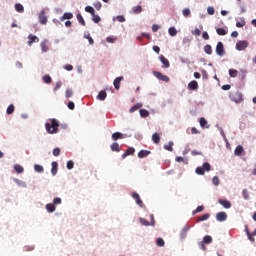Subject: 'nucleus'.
I'll list each match as a JSON object with an SVG mask.
<instances>
[{"mask_svg": "<svg viewBox=\"0 0 256 256\" xmlns=\"http://www.w3.org/2000/svg\"><path fill=\"white\" fill-rule=\"evenodd\" d=\"M62 85H63V83L61 81H58L56 83V86L54 87V91H59V89H61Z\"/></svg>", "mask_w": 256, "mask_h": 256, "instance_id": "e2e57ef3", "label": "nucleus"}, {"mask_svg": "<svg viewBox=\"0 0 256 256\" xmlns=\"http://www.w3.org/2000/svg\"><path fill=\"white\" fill-rule=\"evenodd\" d=\"M85 11L86 13H90V15H94L95 14V9L91 6H86L85 7Z\"/></svg>", "mask_w": 256, "mask_h": 256, "instance_id": "37998d69", "label": "nucleus"}, {"mask_svg": "<svg viewBox=\"0 0 256 256\" xmlns=\"http://www.w3.org/2000/svg\"><path fill=\"white\" fill-rule=\"evenodd\" d=\"M111 151H114L116 153H119L121 151V146H119V143L114 142L110 145Z\"/></svg>", "mask_w": 256, "mask_h": 256, "instance_id": "a211bd4d", "label": "nucleus"}, {"mask_svg": "<svg viewBox=\"0 0 256 256\" xmlns=\"http://www.w3.org/2000/svg\"><path fill=\"white\" fill-rule=\"evenodd\" d=\"M134 154H135V148L130 147L125 151V153L122 154V159H126V157H129V155H134Z\"/></svg>", "mask_w": 256, "mask_h": 256, "instance_id": "2eb2a0df", "label": "nucleus"}, {"mask_svg": "<svg viewBox=\"0 0 256 256\" xmlns=\"http://www.w3.org/2000/svg\"><path fill=\"white\" fill-rule=\"evenodd\" d=\"M141 107H143V104L137 103L130 108L129 113H135V111L141 109Z\"/></svg>", "mask_w": 256, "mask_h": 256, "instance_id": "393cba45", "label": "nucleus"}, {"mask_svg": "<svg viewBox=\"0 0 256 256\" xmlns=\"http://www.w3.org/2000/svg\"><path fill=\"white\" fill-rule=\"evenodd\" d=\"M161 63L163 64L162 67H164V69H169V67H171V64L169 63V60L167 58H165V56L161 55L159 57Z\"/></svg>", "mask_w": 256, "mask_h": 256, "instance_id": "9d476101", "label": "nucleus"}, {"mask_svg": "<svg viewBox=\"0 0 256 256\" xmlns=\"http://www.w3.org/2000/svg\"><path fill=\"white\" fill-rule=\"evenodd\" d=\"M41 49L43 53H47L49 51V47H47V44H45V42L41 43Z\"/></svg>", "mask_w": 256, "mask_h": 256, "instance_id": "3c124183", "label": "nucleus"}, {"mask_svg": "<svg viewBox=\"0 0 256 256\" xmlns=\"http://www.w3.org/2000/svg\"><path fill=\"white\" fill-rule=\"evenodd\" d=\"M156 245H157L158 247H165V240H163V238H158V239L156 240Z\"/></svg>", "mask_w": 256, "mask_h": 256, "instance_id": "ea45409f", "label": "nucleus"}, {"mask_svg": "<svg viewBox=\"0 0 256 256\" xmlns=\"http://www.w3.org/2000/svg\"><path fill=\"white\" fill-rule=\"evenodd\" d=\"M199 123H200V127H202V129H209V127H210L207 120L203 117L200 118Z\"/></svg>", "mask_w": 256, "mask_h": 256, "instance_id": "aec40b11", "label": "nucleus"}, {"mask_svg": "<svg viewBox=\"0 0 256 256\" xmlns=\"http://www.w3.org/2000/svg\"><path fill=\"white\" fill-rule=\"evenodd\" d=\"M238 73H239V72H238L237 70H235V69H230V70H229V76H230V77L235 78V77H237Z\"/></svg>", "mask_w": 256, "mask_h": 256, "instance_id": "c03bdc74", "label": "nucleus"}, {"mask_svg": "<svg viewBox=\"0 0 256 256\" xmlns=\"http://www.w3.org/2000/svg\"><path fill=\"white\" fill-rule=\"evenodd\" d=\"M73 167H75V163L73 161H68L67 162V169L71 170L73 169Z\"/></svg>", "mask_w": 256, "mask_h": 256, "instance_id": "680f3d73", "label": "nucleus"}, {"mask_svg": "<svg viewBox=\"0 0 256 256\" xmlns=\"http://www.w3.org/2000/svg\"><path fill=\"white\" fill-rule=\"evenodd\" d=\"M216 221L223 223V221H227V213L225 212H218L216 214Z\"/></svg>", "mask_w": 256, "mask_h": 256, "instance_id": "0eeeda50", "label": "nucleus"}, {"mask_svg": "<svg viewBox=\"0 0 256 256\" xmlns=\"http://www.w3.org/2000/svg\"><path fill=\"white\" fill-rule=\"evenodd\" d=\"M15 112V105L10 104L6 110L7 115H12Z\"/></svg>", "mask_w": 256, "mask_h": 256, "instance_id": "f704fd0d", "label": "nucleus"}, {"mask_svg": "<svg viewBox=\"0 0 256 256\" xmlns=\"http://www.w3.org/2000/svg\"><path fill=\"white\" fill-rule=\"evenodd\" d=\"M34 169L37 173H43V171H45V169L43 168V166L39 165V164H35L34 165Z\"/></svg>", "mask_w": 256, "mask_h": 256, "instance_id": "58836bf2", "label": "nucleus"}, {"mask_svg": "<svg viewBox=\"0 0 256 256\" xmlns=\"http://www.w3.org/2000/svg\"><path fill=\"white\" fill-rule=\"evenodd\" d=\"M212 183H213V185H216V186L219 185V183H220L219 177L214 176L212 178Z\"/></svg>", "mask_w": 256, "mask_h": 256, "instance_id": "13d9d810", "label": "nucleus"}, {"mask_svg": "<svg viewBox=\"0 0 256 256\" xmlns=\"http://www.w3.org/2000/svg\"><path fill=\"white\" fill-rule=\"evenodd\" d=\"M52 153L54 157H59V155H61V149L55 148Z\"/></svg>", "mask_w": 256, "mask_h": 256, "instance_id": "864d4df0", "label": "nucleus"}, {"mask_svg": "<svg viewBox=\"0 0 256 256\" xmlns=\"http://www.w3.org/2000/svg\"><path fill=\"white\" fill-rule=\"evenodd\" d=\"M234 97L235 103H241L243 101V96L240 93H236Z\"/></svg>", "mask_w": 256, "mask_h": 256, "instance_id": "c9c22d12", "label": "nucleus"}, {"mask_svg": "<svg viewBox=\"0 0 256 256\" xmlns=\"http://www.w3.org/2000/svg\"><path fill=\"white\" fill-rule=\"evenodd\" d=\"M245 24H246L245 20L242 19L240 22H236V27L238 28L245 27Z\"/></svg>", "mask_w": 256, "mask_h": 256, "instance_id": "5fc2aeb1", "label": "nucleus"}, {"mask_svg": "<svg viewBox=\"0 0 256 256\" xmlns=\"http://www.w3.org/2000/svg\"><path fill=\"white\" fill-rule=\"evenodd\" d=\"M121 81H123V76H120V77H117L114 82H113V85H114V88L116 90H119L120 87H121Z\"/></svg>", "mask_w": 256, "mask_h": 256, "instance_id": "dca6fc26", "label": "nucleus"}, {"mask_svg": "<svg viewBox=\"0 0 256 256\" xmlns=\"http://www.w3.org/2000/svg\"><path fill=\"white\" fill-rule=\"evenodd\" d=\"M209 217H211V214H203L201 217H199L197 219V222L201 223V221H207V219H209Z\"/></svg>", "mask_w": 256, "mask_h": 256, "instance_id": "473e14b6", "label": "nucleus"}, {"mask_svg": "<svg viewBox=\"0 0 256 256\" xmlns=\"http://www.w3.org/2000/svg\"><path fill=\"white\" fill-rule=\"evenodd\" d=\"M70 97H73V89L68 88L66 90V99H70Z\"/></svg>", "mask_w": 256, "mask_h": 256, "instance_id": "09e8293b", "label": "nucleus"}, {"mask_svg": "<svg viewBox=\"0 0 256 256\" xmlns=\"http://www.w3.org/2000/svg\"><path fill=\"white\" fill-rule=\"evenodd\" d=\"M182 15H183V17H191V10L189 8H185L182 11Z\"/></svg>", "mask_w": 256, "mask_h": 256, "instance_id": "a19ab883", "label": "nucleus"}, {"mask_svg": "<svg viewBox=\"0 0 256 256\" xmlns=\"http://www.w3.org/2000/svg\"><path fill=\"white\" fill-rule=\"evenodd\" d=\"M28 42L27 44L29 45V47H31V45H33V43H39V37L33 35V34H29L28 36Z\"/></svg>", "mask_w": 256, "mask_h": 256, "instance_id": "1a4fd4ad", "label": "nucleus"}, {"mask_svg": "<svg viewBox=\"0 0 256 256\" xmlns=\"http://www.w3.org/2000/svg\"><path fill=\"white\" fill-rule=\"evenodd\" d=\"M164 149H166V151H173V142H169L168 144L164 145Z\"/></svg>", "mask_w": 256, "mask_h": 256, "instance_id": "de8ad7c7", "label": "nucleus"}, {"mask_svg": "<svg viewBox=\"0 0 256 256\" xmlns=\"http://www.w3.org/2000/svg\"><path fill=\"white\" fill-rule=\"evenodd\" d=\"M216 54L219 55V57H223V55H225V46L223 45V42L217 43Z\"/></svg>", "mask_w": 256, "mask_h": 256, "instance_id": "20e7f679", "label": "nucleus"}, {"mask_svg": "<svg viewBox=\"0 0 256 256\" xmlns=\"http://www.w3.org/2000/svg\"><path fill=\"white\" fill-rule=\"evenodd\" d=\"M192 35H195L196 37H199V35H201V30H199V28H195L192 31Z\"/></svg>", "mask_w": 256, "mask_h": 256, "instance_id": "bf43d9fd", "label": "nucleus"}, {"mask_svg": "<svg viewBox=\"0 0 256 256\" xmlns=\"http://www.w3.org/2000/svg\"><path fill=\"white\" fill-rule=\"evenodd\" d=\"M43 82L47 83L49 85V83H52L53 79L51 78V76L49 74H46L43 76Z\"/></svg>", "mask_w": 256, "mask_h": 256, "instance_id": "72a5a7b5", "label": "nucleus"}, {"mask_svg": "<svg viewBox=\"0 0 256 256\" xmlns=\"http://www.w3.org/2000/svg\"><path fill=\"white\" fill-rule=\"evenodd\" d=\"M132 13L134 14V15H139V13H143V7H141V6H134L133 8H132Z\"/></svg>", "mask_w": 256, "mask_h": 256, "instance_id": "5701e85b", "label": "nucleus"}, {"mask_svg": "<svg viewBox=\"0 0 256 256\" xmlns=\"http://www.w3.org/2000/svg\"><path fill=\"white\" fill-rule=\"evenodd\" d=\"M154 77L156 79H159V81H164L165 83H169V76L163 75L161 72L154 71L153 72Z\"/></svg>", "mask_w": 256, "mask_h": 256, "instance_id": "39448f33", "label": "nucleus"}, {"mask_svg": "<svg viewBox=\"0 0 256 256\" xmlns=\"http://www.w3.org/2000/svg\"><path fill=\"white\" fill-rule=\"evenodd\" d=\"M119 139H123V134L121 132H115L112 134L113 141H119Z\"/></svg>", "mask_w": 256, "mask_h": 256, "instance_id": "b1692460", "label": "nucleus"}, {"mask_svg": "<svg viewBox=\"0 0 256 256\" xmlns=\"http://www.w3.org/2000/svg\"><path fill=\"white\" fill-rule=\"evenodd\" d=\"M14 171H16V173H23V171H25V169L23 168V166H21L19 164H15Z\"/></svg>", "mask_w": 256, "mask_h": 256, "instance_id": "2f4dec72", "label": "nucleus"}, {"mask_svg": "<svg viewBox=\"0 0 256 256\" xmlns=\"http://www.w3.org/2000/svg\"><path fill=\"white\" fill-rule=\"evenodd\" d=\"M15 9L18 13H23L25 11V7H23L21 4H15Z\"/></svg>", "mask_w": 256, "mask_h": 256, "instance_id": "4c0bfd02", "label": "nucleus"}, {"mask_svg": "<svg viewBox=\"0 0 256 256\" xmlns=\"http://www.w3.org/2000/svg\"><path fill=\"white\" fill-rule=\"evenodd\" d=\"M205 171H211V164L209 162H205L202 167H197L195 173L197 175H205Z\"/></svg>", "mask_w": 256, "mask_h": 256, "instance_id": "f03ea898", "label": "nucleus"}, {"mask_svg": "<svg viewBox=\"0 0 256 256\" xmlns=\"http://www.w3.org/2000/svg\"><path fill=\"white\" fill-rule=\"evenodd\" d=\"M85 39H88L90 45H93V43H95V41L91 37V34L85 35Z\"/></svg>", "mask_w": 256, "mask_h": 256, "instance_id": "4d7b16f0", "label": "nucleus"}, {"mask_svg": "<svg viewBox=\"0 0 256 256\" xmlns=\"http://www.w3.org/2000/svg\"><path fill=\"white\" fill-rule=\"evenodd\" d=\"M249 47V42L246 40H242L236 43L237 51H245Z\"/></svg>", "mask_w": 256, "mask_h": 256, "instance_id": "7ed1b4c3", "label": "nucleus"}, {"mask_svg": "<svg viewBox=\"0 0 256 256\" xmlns=\"http://www.w3.org/2000/svg\"><path fill=\"white\" fill-rule=\"evenodd\" d=\"M53 205H61V198L57 197V198H54L53 200Z\"/></svg>", "mask_w": 256, "mask_h": 256, "instance_id": "0e129e2a", "label": "nucleus"}, {"mask_svg": "<svg viewBox=\"0 0 256 256\" xmlns=\"http://www.w3.org/2000/svg\"><path fill=\"white\" fill-rule=\"evenodd\" d=\"M218 203L224 207V209H231V202L225 199H219Z\"/></svg>", "mask_w": 256, "mask_h": 256, "instance_id": "9b49d317", "label": "nucleus"}, {"mask_svg": "<svg viewBox=\"0 0 256 256\" xmlns=\"http://www.w3.org/2000/svg\"><path fill=\"white\" fill-rule=\"evenodd\" d=\"M149 155H151V151L149 150H140L138 152L139 159H145V157H149Z\"/></svg>", "mask_w": 256, "mask_h": 256, "instance_id": "4468645a", "label": "nucleus"}, {"mask_svg": "<svg viewBox=\"0 0 256 256\" xmlns=\"http://www.w3.org/2000/svg\"><path fill=\"white\" fill-rule=\"evenodd\" d=\"M55 204H46V211H48V213H55Z\"/></svg>", "mask_w": 256, "mask_h": 256, "instance_id": "a878e982", "label": "nucleus"}, {"mask_svg": "<svg viewBox=\"0 0 256 256\" xmlns=\"http://www.w3.org/2000/svg\"><path fill=\"white\" fill-rule=\"evenodd\" d=\"M216 33H217V35L225 36V35H227L228 31L224 28H217Z\"/></svg>", "mask_w": 256, "mask_h": 256, "instance_id": "c756f323", "label": "nucleus"}, {"mask_svg": "<svg viewBox=\"0 0 256 256\" xmlns=\"http://www.w3.org/2000/svg\"><path fill=\"white\" fill-rule=\"evenodd\" d=\"M188 89H190V91H197L199 89V83H197L196 80L191 81L188 84Z\"/></svg>", "mask_w": 256, "mask_h": 256, "instance_id": "f8f14e48", "label": "nucleus"}, {"mask_svg": "<svg viewBox=\"0 0 256 256\" xmlns=\"http://www.w3.org/2000/svg\"><path fill=\"white\" fill-rule=\"evenodd\" d=\"M38 19L41 25H47V16L45 15V10L40 11Z\"/></svg>", "mask_w": 256, "mask_h": 256, "instance_id": "423d86ee", "label": "nucleus"}, {"mask_svg": "<svg viewBox=\"0 0 256 256\" xmlns=\"http://www.w3.org/2000/svg\"><path fill=\"white\" fill-rule=\"evenodd\" d=\"M234 155H236L237 157L245 155V149H243V146L238 145L234 150Z\"/></svg>", "mask_w": 256, "mask_h": 256, "instance_id": "6e6552de", "label": "nucleus"}, {"mask_svg": "<svg viewBox=\"0 0 256 256\" xmlns=\"http://www.w3.org/2000/svg\"><path fill=\"white\" fill-rule=\"evenodd\" d=\"M68 109L73 111V109H75V103H73L72 101L68 102Z\"/></svg>", "mask_w": 256, "mask_h": 256, "instance_id": "774afa93", "label": "nucleus"}, {"mask_svg": "<svg viewBox=\"0 0 256 256\" xmlns=\"http://www.w3.org/2000/svg\"><path fill=\"white\" fill-rule=\"evenodd\" d=\"M204 52L206 53V55H212L213 54V48L211 47V45L207 44L204 46Z\"/></svg>", "mask_w": 256, "mask_h": 256, "instance_id": "cd10ccee", "label": "nucleus"}, {"mask_svg": "<svg viewBox=\"0 0 256 256\" xmlns=\"http://www.w3.org/2000/svg\"><path fill=\"white\" fill-rule=\"evenodd\" d=\"M92 21H94L95 23H99L101 22V17L94 13V15H92Z\"/></svg>", "mask_w": 256, "mask_h": 256, "instance_id": "8fccbe9b", "label": "nucleus"}, {"mask_svg": "<svg viewBox=\"0 0 256 256\" xmlns=\"http://www.w3.org/2000/svg\"><path fill=\"white\" fill-rule=\"evenodd\" d=\"M77 20L80 23V25H82L83 27H85L86 23H85V19H83V16L81 14H77Z\"/></svg>", "mask_w": 256, "mask_h": 256, "instance_id": "e433bc0d", "label": "nucleus"}, {"mask_svg": "<svg viewBox=\"0 0 256 256\" xmlns=\"http://www.w3.org/2000/svg\"><path fill=\"white\" fill-rule=\"evenodd\" d=\"M152 141L156 145H159V143H161V136H159V133L156 132L152 135Z\"/></svg>", "mask_w": 256, "mask_h": 256, "instance_id": "412c9836", "label": "nucleus"}, {"mask_svg": "<svg viewBox=\"0 0 256 256\" xmlns=\"http://www.w3.org/2000/svg\"><path fill=\"white\" fill-rule=\"evenodd\" d=\"M97 99L99 101H105V99H107V92L105 90H101L97 95Z\"/></svg>", "mask_w": 256, "mask_h": 256, "instance_id": "6ab92c4d", "label": "nucleus"}, {"mask_svg": "<svg viewBox=\"0 0 256 256\" xmlns=\"http://www.w3.org/2000/svg\"><path fill=\"white\" fill-rule=\"evenodd\" d=\"M64 69H65L66 71H73V65H71V64H66V65L64 66Z\"/></svg>", "mask_w": 256, "mask_h": 256, "instance_id": "338daca9", "label": "nucleus"}, {"mask_svg": "<svg viewBox=\"0 0 256 256\" xmlns=\"http://www.w3.org/2000/svg\"><path fill=\"white\" fill-rule=\"evenodd\" d=\"M94 7L95 9H97V11H101V7H103V5L101 4V2H95Z\"/></svg>", "mask_w": 256, "mask_h": 256, "instance_id": "052dcab7", "label": "nucleus"}, {"mask_svg": "<svg viewBox=\"0 0 256 256\" xmlns=\"http://www.w3.org/2000/svg\"><path fill=\"white\" fill-rule=\"evenodd\" d=\"M65 19H73V13L66 12L63 14V16L60 18V21H65Z\"/></svg>", "mask_w": 256, "mask_h": 256, "instance_id": "bb28decb", "label": "nucleus"}, {"mask_svg": "<svg viewBox=\"0 0 256 256\" xmlns=\"http://www.w3.org/2000/svg\"><path fill=\"white\" fill-rule=\"evenodd\" d=\"M205 207L204 206H198L195 211H193V215L196 213H201V211H204Z\"/></svg>", "mask_w": 256, "mask_h": 256, "instance_id": "603ef678", "label": "nucleus"}, {"mask_svg": "<svg viewBox=\"0 0 256 256\" xmlns=\"http://www.w3.org/2000/svg\"><path fill=\"white\" fill-rule=\"evenodd\" d=\"M51 123L47 122L45 124V128L47 133L50 135H55V133H59V121L57 119L53 118L50 120Z\"/></svg>", "mask_w": 256, "mask_h": 256, "instance_id": "f257e3e1", "label": "nucleus"}, {"mask_svg": "<svg viewBox=\"0 0 256 256\" xmlns=\"http://www.w3.org/2000/svg\"><path fill=\"white\" fill-rule=\"evenodd\" d=\"M132 198L136 201V203L139 205V207H143V200H141V196H139L138 193L134 192L132 194Z\"/></svg>", "mask_w": 256, "mask_h": 256, "instance_id": "ddd939ff", "label": "nucleus"}, {"mask_svg": "<svg viewBox=\"0 0 256 256\" xmlns=\"http://www.w3.org/2000/svg\"><path fill=\"white\" fill-rule=\"evenodd\" d=\"M168 33L171 37H175V35H177V29H175V27H171L169 28Z\"/></svg>", "mask_w": 256, "mask_h": 256, "instance_id": "79ce46f5", "label": "nucleus"}, {"mask_svg": "<svg viewBox=\"0 0 256 256\" xmlns=\"http://www.w3.org/2000/svg\"><path fill=\"white\" fill-rule=\"evenodd\" d=\"M245 231H246V235H247L249 241H251V243H255V236L256 235L253 234V232L252 233L249 232V228L247 226L245 227Z\"/></svg>", "mask_w": 256, "mask_h": 256, "instance_id": "f3484780", "label": "nucleus"}, {"mask_svg": "<svg viewBox=\"0 0 256 256\" xmlns=\"http://www.w3.org/2000/svg\"><path fill=\"white\" fill-rule=\"evenodd\" d=\"M140 223H141V225H144L145 227H149V225H151V223H149V221L145 218H140Z\"/></svg>", "mask_w": 256, "mask_h": 256, "instance_id": "49530a36", "label": "nucleus"}, {"mask_svg": "<svg viewBox=\"0 0 256 256\" xmlns=\"http://www.w3.org/2000/svg\"><path fill=\"white\" fill-rule=\"evenodd\" d=\"M58 169H59V164L57 162H52L51 174L54 176L57 175Z\"/></svg>", "mask_w": 256, "mask_h": 256, "instance_id": "4be33fe9", "label": "nucleus"}, {"mask_svg": "<svg viewBox=\"0 0 256 256\" xmlns=\"http://www.w3.org/2000/svg\"><path fill=\"white\" fill-rule=\"evenodd\" d=\"M202 39H204L205 41H209V33H207L206 31L202 33Z\"/></svg>", "mask_w": 256, "mask_h": 256, "instance_id": "69168bd1", "label": "nucleus"}, {"mask_svg": "<svg viewBox=\"0 0 256 256\" xmlns=\"http://www.w3.org/2000/svg\"><path fill=\"white\" fill-rule=\"evenodd\" d=\"M207 13L208 15H215V8H213L212 6L208 7Z\"/></svg>", "mask_w": 256, "mask_h": 256, "instance_id": "6e6d98bb", "label": "nucleus"}, {"mask_svg": "<svg viewBox=\"0 0 256 256\" xmlns=\"http://www.w3.org/2000/svg\"><path fill=\"white\" fill-rule=\"evenodd\" d=\"M242 195H243V199H245V201H248V199H249V190L244 189L242 191Z\"/></svg>", "mask_w": 256, "mask_h": 256, "instance_id": "a18cd8bd", "label": "nucleus"}, {"mask_svg": "<svg viewBox=\"0 0 256 256\" xmlns=\"http://www.w3.org/2000/svg\"><path fill=\"white\" fill-rule=\"evenodd\" d=\"M202 243L209 245V243H213V238L211 236L207 235L203 238Z\"/></svg>", "mask_w": 256, "mask_h": 256, "instance_id": "7c9ffc66", "label": "nucleus"}, {"mask_svg": "<svg viewBox=\"0 0 256 256\" xmlns=\"http://www.w3.org/2000/svg\"><path fill=\"white\" fill-rule=\"evenodd\" d=\"M139 113H140V116H141L143 119L149 117V115H150L149 111L146 110V109H140V110H139Z\"/></svg>", "mask_w": 256, "mask_h": 256, "instance_id": "c85d7f7f", "label": "nucleus"}]
</instances>
